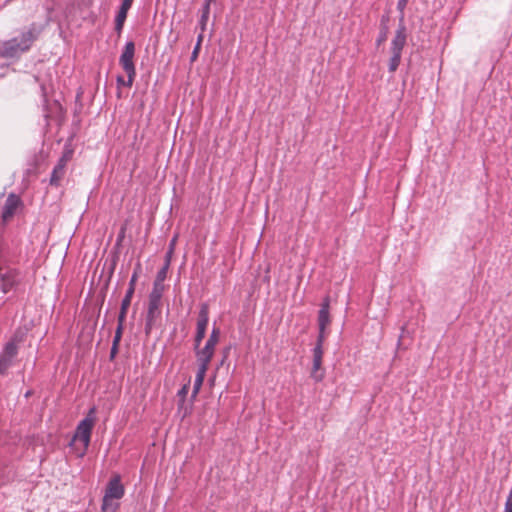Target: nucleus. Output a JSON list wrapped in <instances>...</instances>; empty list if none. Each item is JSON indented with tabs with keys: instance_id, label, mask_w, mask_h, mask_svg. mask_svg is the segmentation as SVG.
Returning <instances> with one entry per match:
<instances>
[{
	"instance_id": "nucleus-2",
	"label": "nucleus",
	"mask_w": 512,
	"mask_h": 512,
	"mask_svg": "<svg viewBox=\"0 0 512 512\" xmlns=\"http://www.w3.org/2000/svg\"><path fill=\"white\" fill-rule=\"evenodd\" d=\"M164 292V285L155 284L153 283L152 290L148 297V309L145 319V330L148 333L154 323L155 320L160 316L161 314V299Z\"/></svg>"
},
{
	"instance_id": "nucleus-23",
	"label": "nucleus",
	"mask_w": 512,
	"mask_h": 512,
	"mask_svg": "<svg viewBox=\"0 0 512 512\" xmlns=\"http://www.w3.org/2000/svg\"><path fill=\"white\" fill-rule=\"evenodd\" d=\"M208 19H209V15H205V14H201L200 15V19H199V23L198 24H199V27L201 29V33L202 34L206 30Z\"/></svg>"
},
{
	"instance_id": "nucleus-5",
	"label": "nucleus",
	"mask_w": 512,
	"mask_h": 512,
	"mask_svg": "<svg viewBox=\"0 0 512 512\" xmlns=\"http://www.w3.org/2000/svg\"><path fill=\"white\" fill-rule=\"evenodd\" d=\"M96 408L92 407L87 416L79 422L74 435V440H80L84 447L87 448L90 444L91 432L95 422Z\"/></svg>"
},
{
	"instance_id": "nucleus-14",
	"label": "nucleus",
	"mask_w": 512,
	"mask_h": 512,
	"mask_svg": "<svg viewBox=\"0 0 512 512\" xmlns=\"http://www.w3.org/2000/svg\"><path fill=\"white\" fill-rule=\"evenodd\" d=\"M329 303V297H326L321 303V307L318 312L319 330H326V327L330 324Z\"/></svg>"
},
{
	"instance_id": "nucleus-7",
	"label": "nucleus",
	"mask_w": 512,
	"mask_h": 512,
	"mask_svg": "<svg viewBox=\"0 0 512 512\" xmlns=\"http://www.w3.org/2000/svg\"><path fill=\"white\" fill-rule=\"evenodd\" d=\"M209 322V308L206 303H203L200 307L196 325V333L194 337V349H197L203 341L207 325Z\"/></svg>"
},
{
	"instance_id": "nucleus-12",
	"label": "nucleus",
	"mask_w": 512,
	"mask_h": 512,
	"mask_svg": "<svg viewBox=\"0 0 512 512\" xmlns=\"http://www.w3.org/2000/svg\"><path fill=\"white\" fill-rule=\"evenodd\" d=\"M137 279H138V272L135 271L130 278L129 287H128V289L125 293V296L121 302L120 312H121L122 317H123V314H127L128 308L131 304V300H132V297L135 292V285H136Z\"/></svg>"
},
{
	"instance_id": "nucleus-28",
	"label": "nucleus",
	"mask_w": 512,
	"mask_h": 512,
	"mask_svg": "<svg viewBox=\"0 0 512 512\" xmlns=\"http://www.w3.org/2000/svg\"><path fill=\"white\" fill-rule=\"evenodd\" d=\"M383 40H384V31L381 30L379 32V35H378V38H377L378 44L381 43Z\"/></svg>"
},
{
	"instance_id": "nucleus-6",
	"label": "nucleus",
	"mask_w": 512,
	"mask_h": 512,
	"mask_svg": "<svg viewBox=\"0 0 512 512\" xmlns=\"http://www.w3.org/2000/svg\"><path fill=\"white\" fill-rule=\"evenodd\" d=\"M407 34L404 26H399L391 43L392 57L389 63L390 71H395L400 63L401 52L406 44Z\"/></svg>"
},
{
	"instance_id": "nucleus-27",
	"label": "nucleus",
	"mask_w": 512,
	"mask_h": 512,
	"mask_svg": "<svg viewBox=\"0 0 512 512\" xmlns=\"http://www.w3.org/2000/svg\"><path fill=\"white\" fill-rule=\"evenodd\" d=\"M408 3V0H399L398 1V8L400 10H403L405 8V6L407 5Z\"/></svg>"
},
{
	"instance_id": "nucleus-18",
	"label": "nucleus",
	"mask_w": 512,
	"mask_h": 512,
	"mask_svg": "<svg viewBox=\"0 0 512 512\" xmlns=\"http://www.w3.org/2000/svg\"><path fill=\"white\" fill-rule=\"evenodd\" d=\"M118 499L116 498H109L106 496H103L102 499V512H116L119 508V503L117 502Z\"/></svg>"
},
{
	"instance_id": "nucleus-15",
	"label": "nucleus",
	"mask_w": 512,
	"mask_h": 512,
	"mask_svg": "<svg viewBox=\"0 0 512 512\" xmlns=\"http://www.w3.org/2000/svg\"><path fill=\"white\" fill-rule=\"evenodd\" d=\"M208 368H209V366H206L203 364H198V369H197V373H196V377H195L194 385H193V390H192V394H191L192 399H195L197 394L199 393V391L203 385L205 375H206Z\"/></svg>"
},
{
	"instance_id": "nucleus-17",
	"label": "nucleus",
	"mask_w": 512,
	"mask_h": 512,
	"mask_svg": "<svg viewBox=\"0 0 512 512\" xmlns=\"http://www.w3.org/2000/svg\"><path fill=\"white\" fill-rule=\"evenodd\" d=\"M171 251H167L165 254V263L163 267L157 272L156 279L154 281L155 284L164 285L163 282L167 277V272L171 263Z\"/></svg>"
},
{
	"instance_id": "nucleus-9",
	"label": "nucleus",
	"mask_w": 512,
	"mask_h": 512,
	"mask_svg": "<svg viewBox=\"0 0 512 512\" xmlns=\"http://www.w3.org/2000/svg\"><path fill=\"white\" fill-rule=\"evenodd\" d=\"M124 493L125 489L121 483V477L119 475L113 476L106 486L104 496L121 499L124 496Z\"/></svg>"
},
{
	"instance_id": "nucleus-13",
	"label": "nucleus",
	"mask_w": 512,
	"mask_h": 512,
	"mask_svg": "<svg viewBox=\"0 0 512 512\" xmlns=\"http://www.w3.org/2000/svg\"><path fill=\"white\" fill-rule=\"evenodd\" d=\"M132 3L133 0H123L121 3L119 11L117 12V15L115 17V31L118 34H121L123 30L124 23L127 18L128 11L132 6Z\"/></svg>"
},
{
	"instance_id": "nucleus-25",
	"label": "nucleus",
	"mask_w": 512,
	"mask_h": 512,
	"mask_svg": "<svg viewBox=\"0 0 512 512\" xmlns=\"http://www.w3.org/2000/svg\"><path fill=\"white\" fill-rule=\"evenodd\" d=\"M118 352V346H115V344H112L111 350H110V358L113 359Z\"/></svg>"
},
{
	"instance_id": "nucleus-19",
	"label": "nucleus",
	"mask_w": 512,
	"mask_h": 512,
	"mask_svg": "<svg viewBox=\"0 0 512 512\" xmlns=\"http://www.w3.org/2000/svg\"><path fill=\"white\" fill-rule=\"evenodd\" d=\"M125 319H126V314H123V317H122L121 316V312H119V315H118V325H117V328H116L114 336L122 337L123 324H124Z\"/></svg>"
},
{
	"instance_id": "nucleus-3",
	"label": "nucleus",
	"mask_w": 512,
	"mask_h": 512,
	"mask_svg": "<svg viewBox=\"0 0 512 512\" xmlns=\"http://www.w3.org/2000/svg\"><path fill=\"white\" fill-rule=\"evenodd\" d=\"M134 55H135L134 42L133 41L126 42V44L123 48V51L120 55V58H119V64L121 65V67L123 68V70L125 71V73L127 75V78H128L127 84H126L127 87L132 86L135 76H136V68H135V64L133 61Z\"/></svg>"
},
{
	"instance_id": "nucleus-10",
	"label": "nucleus",
	"mask_w": 512,
	"mask_h": 512,
	"mask_svg": "<svg viewBox=\"0 0 512 512\" xmlns=\"http://www.w3.org/2000/svg\"><path fill=\"white\" fill-rule=\"evenodd\" d=\"M21 205V199L14 193L8 195L2 209L3 221L9 220L16 212L17 208Z\"/></svg>"
},
{
	"instance_id": "nucleus-24",
	"label": "nucleus",
	"mask_w": 512,
	"mask_h": 512,
	"mask_svg": "<svg viewBox=\"0 0 512 512\" xmlns=\"http://www.w3.org/2000/svg\"><path fill=\"white\" fill-rule=\"evenodd\" d=\"M210 4L203 3L201 14L210 15Z\"/></svg>"
},
{
	"instance_id": "nucleus-29",
	"label": "nucleus",
	"mask_w": 512,
	"mask_h": 512,
	"mask_svg": "<svg viewBox=\"0 0 512 512\" xmlns=\"http://www.w3.org/2000/svg\"><path fill=\"white\" fill-rule=\"evenodd\" d=\"M121 340V337L119 336H114V339H113V342L112 344H115V346H119V342Z\"/></svg>"
},
{
	"instance_id": "nucleus-30",
	"label": "nucleus",
	"mask_w": 512,
	"mask_h": 512,
	"mask_svg": "<svg viewBox=\"0 0 512 512\" xmlns=\"http://www.w3.org/2000/svg\"><path fill=\"white\" fill-rule=\"evenodd\" d=\"M117 82H118L119 84H123V85H125V86H126V84H127V82H124V79H123V77H122V76H118V78H117Z\"/></svg>"
},
{
	"instance_id": "nucleus-1",
	"label": "nucleus",
	"mask_w": 512,
	"mask_h": 512,
	"mask_svg": "<svg viewBox=\"0 0 512 512\" xmlns=\"http://www.w3.org/2000/svg\"><path fill=\"white\" fill-rule=\"evenodd\" d=\"M43 26L32 23L19 36L5 41L0 48V55L4 58H14L27 52L33 43L39 38Z\"/></svg>"
},
{
	"instance_id": "nucleus-22",
	"label": "nucleus",
	"mask_w": 512,
	"mask_h": 512,
	"mask_svg": "<svg viewBox=\"0 0 512 512\" xmlns=\"http://www.w3.org/2000/svg\"><path fill=\"white\" fill-rule=\"evenodd\" d=\"M325 330H319L317 341L314 347H319V349H323V344L325 341Z\"/></svg>"
},
{
	"instance_id": "nucleus-26",
	"label": "nucleus",
	"mask_w": 512,
	"mask_h": 512,
	"mask_svg": "<svg viewBox=\"0 0 512 512\" xmlns=\"http://www.w3.org/2000/svg\"><path fill=\"white\" fill-rule=\"evenodd\" d=\"M176 237H173L172 240L170 241L169 243V249L168 251H171V255L173 254L174 252V247H175V243H176Z\"/></svg>"
},
{
	"instance_id": "nucleus-32",
	"label": "nucleus",
	"mask_w": 512,
	"mask_h": 512,
	"mask_svg": "<svg viewBox=\"0 0 512 512\" xmlns=\"http://www.w3.org/2000/svg\"><path fill=\"white\" fill-rule=\"evenodd\" d=\"M383 24H384V16H382V17L380 18V25H383Z\"/></svg>"
},
{
	"instance_id": "nucleus-16",
	"label": "nucleus",
	"mask_w": 512,
	"mask_h": 512,
	"mask_svg": "<svg viewBox=\"0 0 512 512\" xmlns=\"http://www.w3.org/2000/svg\"><path fill=\"white\" fill-rule=\"evenodd\" d=\"M65 166H66V160L64 157L60 158L58 163L55 165V167L52 170L51 177H50V184L52 186H58L61 179L63 178L65 174Z\"/></svg>"
},
{
	"instance_id": "nucleus-20",
	"label": "nucleus",
	"mask_w": 512,
	"mask_h": 512,
	"mask_svg": "<svg viewBox=\"0 0 512 512\" xmlns=\"http://www.w3.org/2000/svg\"><path fill=\"white\" fill-rule=\"evenodd\" d=\"M202 40H203V35H202V33H200L198 35L197 43H196V45H195V47L193 49V52H192V56H191L192 60H195L197 58L199 50H200V47H201Z\"/></svg>"
},
{
	"instance_id": "nucleus-11",
	"label": "nucleus",
	"mask_w": 512,
	"mask_h": 512,
	"mask_svg": "<svg viewBox=\"0 0 512 512\" xmlns=\"http://www.w3.org/2000/svg\"><path fill=\"white\" fill-rule=\"evenodd\" d=\"M323 349H319V347H314L312 349L313 363L311 370V377L316 381H322L324 374L320 372L322 366V358H323Z\"/></svg>"
},
{
	"instance_id": "nucleus-31",
	"label": "nucleus",
	"mask_w": 512,
	"mask_h": 512,
	"mask_svg": "<svg viewBox=\"0 0 512 512\" xmlns=\"http://www.w3.org/2000/svg\"><path fill=\"white\" fill-rule=\"evenodd\" d=\"M214 1H215V0H204V3H205V4H210V5H211Z\"/></svg>"
},
{
	"instance_id": "nucleus-4",
	"label": "nucleus",
	"mask_w": 512,
	"mask_h": 512,
	"mask_svg": "<svg viewBox=\"0 0 512 512\" xmlns=\"http://www.w3.org/2000/svg\"><path fill=\"white\" fill-rule=\"evenodd\" d=\"M220 338L219 328L214 327L203 348L195 349L198 364L209 366L215 351V347Z\"/></svg>"
},
{
	"instance_id": "nucleus-21",
	"label": "nucleus",
	"mask_w": 512,
	"mask_h": 512,
	"mask_svg": "<svg viewBox=\"0 0 512 512\" xmlns=\"http://www.w3.org/2000/svg\"><path fill=\"white\" fill-rule=\"evenodd\" d=\"M189 392V384H184L179 390H178V393H177V396L179 397V399L181 400V402H184L185 399H186V396Z\"/></svg>"
},
{
	"instance_id": "nucleus-8",
	"label": "nucleus",
	"mask_w": 512,
	"mask_h": 512,
	"mask_svg": "<svg viewBox=\"0 0 512 512\" xmlns=\"http://www.w3.org/2000/svg\"><path fill=\"white\" fill-rule=\"evenodd\" d=\"M18 353L17 340L13 338L6 343L3 351L0 353V374L6 373L12 365V361Z\"/></svg>"
}]
</instances>
